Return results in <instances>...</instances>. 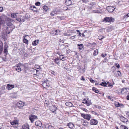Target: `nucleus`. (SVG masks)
<instances>
[{
  "label": "nucleus",
  "instance_id": "f257e3e1",
  "mask_svg": "<svg viewBox=\"0 0 129 129\" xmlns=\"http://www.w3.org/2000/svg\"><path fill=\"white\" fill-rule=\"evenodd\" d=\"M114 21V19L113 18L111 17H106L104 18L103 21H105L106 22H113Z\"/></svg>",
  "mask_w": 129,
  "mask_h": 129
},
{
  "label": "nucleus",
  "instance_id": "f03ea898",
  "mask_svg": "<svg viewBox=\"0 0 129 129\" xmlns=\"http://www.w3.org/2000/svg\"><path fill=\"white\" fill-rule=\"evenodd\" d=\"M24 103L21 101H19L16 104V106L19 109H22L24 106Z\"/></svg>",
  "mask_w": 129,
  "mask_h": 129
},
{
  "label": "nucleus",
  "instance_id": "7ed1b4c3",
  "mask_svg": "<svg viewBox=\"0 0 129 129\" xmlns=\"http://www.w3.org/2000/svg\"><path fill=\"white\" fill-rule=\"evenodd\" d=\"M29 119L31 122L32 123L34 122L35 119L37 118V116L34 115H30L29 116Z\"/></svg>",
  "mask_w": 129,
  "mask_h": 129
},
{
  "label": "nucleus",
  "instance_id": "20e7f679",
  "mask_svg": "<svg viewBox=\"0 0 129 129\" xmlns=\"http://www.w3.org/2000/svg\"><path fill=\"white\" fill-rule=\"evenodd\" d=\"M127 89H128L126 88L122 89L121 92L122 94L125 95L127 94L128 93Z\"/></svg>",
  "mask_w": 129,
  "mask_h": 129
},
{
  "label": "nucleus",
  "instance_id": "39448f33",
  "mask_svg": "<svg viewBox=\"0 0 129 129\" xmlns=\"http://www.w3.org/2000/svg\"><path fill=\"white\" fill-rule=\"evenodd\" d=\"M21 66H22V64L20 63H19L16 65L15 67L16 68L15 69L16 70L18 71V72H19L21 71L20 67Z\"/></svg>",
  "mask_w": 129,
  "mask_h": 129
},
{
  "label": "nucleus",
  "instance_id": "423d86ee",
  "mask_svg": "<svg viewBox=\"0 0 129 129\" xmlns=\"http://www.w3.org/2000/svg\"><path fill=\"white\" fill-rule=\"evenodd\" d=\"M98 121L94 119H92L90 120V124L91 125H95L98 123Z\"/></svg>",
  "mask_w": 129,
  "mask_h": 129
},
{
  "label": "nucleus",
  "instance_id": "0eeeda50",
  "mask_svg": "<svg viewBox=\"0 0 129 129\" xmlns=\"http://www.w3.org/2000/svg\"><path fill=\"white\" fill-rule=\"evenodd\" d=\"M107 9L109 12H112L115 9V8L113 7L108 6L107 8Z\"/></svg>",
  "mask_w": 129,
  "mask_h": 129
},
{
  "label": "nucleus",
  "instance_id": "6e6552de",
  "mask_svg": "<svg viewBox=\"0 0 129 129\" xmlns=\"http://www.w3.org/2000/svg\"><path fill=\"white\" fill-rule=\"evenodd\" d=\"M29 9L33 11L34 12H38V10H37L36 7L34 6H30L29 8Z\"/></svg>",
  "mask_w": 129,
  "mask_h": 129
},
{
  "label": "nucleus",
  "instance_id": "1a4fd4ad",
  "mask_svg": "<svg viewBox=\"0 0 129 129\" xmlns=\"http://www.w3.org/2000/svg\"><path fill=\"white\" fill-rule=\"evenodd\" d=\"M35 124L36 126H39L40 127H42V123L39 121H38L36 122H35Z\"/></svg>",
  "mask_w": 129,
  "mask_h": 129
},
{
  "label": "nucleus",
  "instance_id": "9d476101",
  "mask_svg": "<svg viewBox=\"0 0 129 129\" xmlns=\"http://www.w3.org/2000/svg\"><path fill=\"white\" fill-rule=\"evenodd\" d=\"M81 116L85 119H86L87 120H89V115L87 114H84L81 113Z\"/></svg>",
  "mask_w": 129,
  "mask_h": 129
},
{
  "label": "nucleus",
  "instance_id": "9b49d317",
  "mask_svg": "<svg viewBox=\"0 0 129 129\" xmlns=\"http://www.w3.org/2000/svg\"><path fill=\"white\" fill-rule=\"evenodd\" d=\"M14 87V86L13 85H10L9 84H8L6 87L7 89L8 90H10L13 88Z\"/></svg>",
  "mask_w": 129,
  "mask_h": 129
},
{
  "label": "nucleus",
  "instance_id": "f8f14e48",
  "mask_svg": "<svg viewBox=\"0 0 129 129\" xmlns=\"http://www.w3.org/2000/svg\"><path fill=\"white\" fill-rule=\"evenodd\" d=\"M67 126H68L70 128L72 129L74 126V124L72 122H70L67 124Z\"/></svg>",
  "mask_w": 129,
  "mask_h": 129
},
{
  "label": "nucleus",
  "instance_id": "ddd939ff",
  "mask_svg": "<svg viewBox=\"0 0 129 129\" xmlns=\"http://www.w3.org/2000/svg\"><path fill=\"white\" fill-rule=\"evenodd\" d=\"M50 110L53 112H54L56 110V107L55 105H52L50 107Z\"/></svg>",
  "mask_w": 129,
  "mask_h": 129
},
{
  "label": "nucleus",
  "instance_id": "4468645a",
  "mask_svg": "<svg viewBox=\"0 0 129 129\" xmlns=\"http://www.w3.org/2000/svg\"><path fill=\"white\" fill-rule=\"evenodd\" d=\"M22 129H29V126L27 124L23 125L22 127Z\"/></svg>",
  "mask_w": 129,
  "mask_h": 129
},
{
  "label": "nucleus",
  "instance_id": "2eb2a0df",
  "mask_svg": "<svg viewBox=\"0 0 129 129\" xmlns=\"http://www.w3.org/2000/svg\"><path fill=\"white\" fill-rule=\"evenodd\" d=\"M51 125H49L48 126H47V125H48V124L47 125H45V128H48V129H54V127L51 125Z\"/></svg>",
  "mask_w": 129,
  "mask_h": 129
},
{
  "label": "nucleus",
  "instance_id": "dca6fc26",
  "mask_svg": "<svg viewBox=\"0 0 129 129\" xmlns=\"http://www.w3.org/2000/svg\"><path fill=\"white\" fill-rule=\"evenodd\" d=\"M27 36V35H25V36H24L23 37V42L24 43H25L26 44H27L28 43V40L25 38Z\"/></svg>",
  "mask_w": 129,
  "mask_h": 129
},
{
  "label": "nucleus",
  "instance_id": "f3484780",
  "mask_svg": "<svg viewBox=\"0 0 129 129\" xmlns=\"http://www.w3.org/2000/svg\"><path fill=\"white\" fill-rule=\"evenodd\" d=\"M65 3V4L67 6H69L72 4V2L70 0H67Z\"/></svg>",
  "mask_w": 129,
  "mask_h": 129
},
{
  "label": "nucleus",
  "instance_id": "a211bd4d",
  "mask_svg": "<svg viewBox=\"0 0 129 129\" xmlns=\"http://www.w3.org/2000/svg\"><path fill=\"white\" fill-rule=\"evenodd\" d=\"M5 48L4 50V53L6 54V55H7V48L8 47V46H7L6 45L5 46Z\"/></svg>",
  "mask_w": 129,
  "mask_h": 129
},
{
  "label": "nucleus",
  "instance_id": "6ab92c4d",
  "mask_svg": "<svg viewBox=\"0 0 129 129\" xmlns=\"http://www.w3.org/2000/svg\"><path fill=\"white\" fill-rule=\"evenodd\" d=\"M39 41V40H35L33 42L32 44L34 46H36L38 44Z\"/></svg>",
  "mask_w": 129,
  "mask_h": 129
},
{
  "label": "nucleus",
  "instance_id": "aec40b11",
  "mask_svg": "<svg viewBox=\"0 0 129 129\" xmlns=\"http://www.w3.org/2000/svg\"><path fill=\"white\" fill-rule=\"evenodd\" d=\"M78 47L80 50H82L83 48V45L82 44H78Z\"/></svg>",
  "mask_w": 129,
  "mask_h": 129
},
{
  "label": "nucleus",
  "instance_id": "412c9836",
  "mask_svg": "<svg viewBox=\"0 0 129 129\" xmlns=\"http://www.w3.org/2000/svg\"><path fill=\"white\" fill-rule=\"evenodd\" d=\"M65 104L67 106L69 107H72L73 105L72 103L69 102H66L65 103Z\"/></svg>",
  "mask_w": 129,
  "mask_h": 129
},
{
  "label": "nucleus",
  "instance_id": "4be33fe9",
  "mask_svg": "<svg viewBox=\"0 0 129 129\" xmlns=\"http://www.w3.org/2000/svg\"><path fill=\"white\" fill-rule=\"evenodd\" d=\"M17 14L18 13H12L11 14V16L13 18H16L17 16L16 14Z\"/></svg>",
  "mask_w": 129,
  "mask_h": 129
},
{
  "label": "nucleus",
  "instance_id": "5701e85b",
  "mask_svg": "<svg viewBox=\"0 0 129 129\" xmlns=\"http://www.w3.org/2000/svg\"><path fill=\"white\" fill-rule=\"evenodd\" d=\"M10 123L11 124L13 125H15L18 124L17 121L15 120L11 122Z\"/></svg>",
  "mask_w": 129,
  "mask_h": 129
},
{
  "label": "nucleus",
  "instance_id": "b1692460",
  "mask_svg": "<svg viewBox=\"0 0 129 129\" xmlns=\"http://www.w3.org/2000/svg\"><path fill=\"white\" fill-rule=\"evenodd\" d=\"M113 73H114V74L115 73L116 74L117 73V74L118 76H121V74L120 72L119 71H118L116 73L115 72L113 71Z\"/></svg>",
  "mask_w": 129,
  "mask_h": 129
},
{
  "label": "nucleus",
  "instance_id": "393cba45",
  "mask_svg": "<svg viewBox=\"0 0 129 129\" xmlns=\"http://www.w3.org/2000/svg\"><path fill=\"white\" fill-rule=\"evenodd\" d=\"M83 125L85 126H87L88 124V122H87V121L85 120L83 122Z\"/></svg>",
  "mask_w": 129,
  "mask_h": 129
},
{
  "label": "nucleus",
  "instance_id": "a878e982",
  "mask_svg": "<svg viewBox=\"0 0 129 129\" xmlns=\"http://www.w3.org/2000/svg\"><path fill=\"white\" fill-rule=\"evenodd\" d=\"M98 50L96 49L94 51L93 54L94 55H96L98 54Z\"/></svg>",
  "mask_w": 129,
  "mask_h": 129
},
{
  "label": "nucleus",
  "instance_id": "bb28decb",
  "mask_svg": "<svg viewBox=\"0 0 129 129\" xmlns=\"http://www.w3.org/2000/svg\"><path fill=\"white\" fill-rule=\"evenodd\" d=\"M107 83L106 82H102L99 85H101L103 86H106L107 85Z\"/></svg>",
  "mask_w": 129,
  "mask_h": 129
},
{
  "label": "nucleus",
  "instance_id": "cd10ccee",
  "mask_svg": "<svg viewBox=\"0 0 129 129\" xmlns=\"http://www.w3.org/2000/svg\"><path fill=\"white\" fill-rule=\"evenodd\" d=\"M43 9L46 11H47L48 10V7L46 6H44L43 7Z\"/></svg>",
  "mask_w": 129,
  "mask_h": 129
},
{
  "label": "nucleus",
  "instance_id": "c85d7f7f",
  "mask_svg": "<svg viewBox=\"0 0 129 129\" xmlns=\"http://www.w3.org/2000/svg\"><path fill=\"white\" fill-rule=\"evenodd\" d=\"M59 60V59L58 58H56L55 59V62L56 63L58 64H59L60 63L58 61Z\"/></svg>",
  "mask_w": 129,
  "mask_h": 129
},
{
  "label": "nucleus",
  "instance_id": "c756f323",
  "mask_svg": "<svg viewBox=\"0 0 129 129\" xmlns=\"http://www.w3.org/2000/svg\"><path fill=\"white\" fill-rule=\"evenodd\" d=\"M121 129H128V128L125 126L123 125H121Z\"/></svg>",
  "mask_w": 129,
  "mask_h": 129
},
{
  "label": "nucleus",
  "instance_id": "7c9ffc66",
  "mask_svg": "<svg viewBox=\"0 0 129 129\" xmlns=\"http://www.w3.org/2000/svg\"><path fill=\"white\" fill-rule=\"evenodd\" d=\"M59 59L61 60L62 61H64V58L63 57V55H60L59 56Z\"/></svg>",
  "mask_w": 129,
  "mask_h": 129
},
{
  "label": "nucleus",
  "instance_id": "2f4dec72",
  "mask_svg": "<svg viewBox=\"0 0 129 129\" xmlns=\"http://www.w3.org/2000/svg\"><path fill=\"white\" fill-rule=\"evenodd\" d=\"M3 45L0 46V54L2 53V51H3Z\"/></svg>",
  "mask_w": 129,
  "mask_h": 129
},
{
  "label": "nucleus",
  "instance_id": "473e14b6",
  "mask_svg": "<svg viewBox=\"0 0 129 129\" xmlns=\"http://www.w3.org/2000/svg\"><path fill=\"white\" fill-rule=\"evenodd\" d=\"M121 120L122 121H125L127 119L123 117V116L120 118Z\"/></svg>",
  "mask_w": 129,
  "mask_h": 129
},
{
  "label": "nucleus",
  "instance_id": "72a5a7b5",
  "mask_svg": "<svg viewBox=\"0 0 129 129\" xmlns=\"http://www.w3.org/2000/svg\"><path fill=\"white\" fill-rule=\"evenodd\" d=\"M115 105L117 107H120L119 103L118 102H116L115 104Z\"/></svg>",
  "mask_w": 129,
  "mask_h": 129
},
{
  "label": "nucleus",
  "instance_id": "f704fd0d",
  "mask_svg": "<svg viewBox=\"0 0 129 129\" xmlns=\"http://www.w3.org/2000/svg\"><path fill=\"white\" fill-rule=\"evenodd\" d=\"M94 106L96 108H98L99 109H102L101 107L99 106L95 105Z\"/></svg>",
  "mask_w": 129,
  "mask_h": 129
},
{
  "label": "nucleus",
  "instance_id": "c9c22d12",
  "mask_svg": "<svg viewBox=\"0 0 129 129\" xmlns=\"http://www.w3.org/2000/svg\"><path fill=\"white\" fill-rule=\"evenodd\" d=\"M107 84L108 86L109 87H111V86H112V85L108 82H107Z\"/></svg>",
  "mask_w": 129,
  "mask_h": 129
},
{
  "label": "nucleus",
  "instance_id": "e433bc0d",
  "mask_svg": "<svg viewBox=\"0 0 129 129\" xmlns=\"http://www.w3.org/2000/svg\"><path fill=\"white\" fill-rule=\"evenodd\" d=\"M36 5L37 6H40V2H38L35 3Z\"/></svg>",
  "mask_w": 129,
  "mask_h": 129
},
{
  "label": "nucleus",
  "instance_id": "4c0bfd02",
  "mask_svg": "<svg viewBox=\"0 0 129 129\" xmlns=\"http://www.w3.org/2000/svg\"><path fill=\"white\" fill-rule=\"evenodd\" d=\"M90 5H91V6H89V7H90L91 9L92 8H93L94 7V5L93 4H90Z\"/></svg>",
  "mask_w": 129,
  "mask_h": 129
},
{
  "label": "nucleus",
  "instance_id": "58836bf2",
  "mask_svg": "<svg viewBox=\"0 0 129 129\" xmlns=\"http://www.w3.org/2000/svg\"><path fill=\"white\" fill-rule=\"evenodd\" d=\"M90 81L92 83H94L95 82V81L94 80L92 79L91 78H90Z\"/></svg>",
  "mask_w": 129,
  "mask_h": 129
},
{
  "label": "nucleus",
  "instance_id": "ea45409f",
  "mask_svg": "<svg viewBox=\"0 0 129 129\" xmlns=\"http://www.w3.org/2000/svg\"><path fill=\"white\" fill-rule=\"evenodd\" d=\"M16 20L19 22L21 21V19L19 18H16Z\"/></svg>",
  "mask_w": 129,
  "mask_h": 129
},
{
  "label": "nucleus",
  "instance_id": "a19ab883",
  "mask_svg": "<svg viewBox=\"0 0 129 129\" xmlns=\"http://www.w3.org/2000/svg\"><path fill=\"white\" fill-rule=\"evenodd\" d=\"M115 64L116 65V67L117 68H119L120 66L118 63H116Z\"/></svg>",
  "mask_w": 129,
  "mask_h": 129
},
{
  "label": "nucleus",
  "instance_id": "79ce46f5",
  "mask_svg": "<svg viewBox=\"0 0 129 129\" xmlns=\"http://www.w3.org/2000/svg\"><path fill=\"white\" fill-rule=\"evenodd\" d=\"M55 11H53L50 14L52 16H54L55 15V14L54 13V12H55Z\"/></svg>",
  "mask_w": 129,
  "mask_h": 129
},
{
  "label": "nucleus",
  "instance_id": "37998d69",
  "mask_svg": "<svg viewBox=\"0 0 129 129\" xmlns=\"http://www.w3.org/2000/svg\"><path fill=\"white\" fill-rule=\"evenodd\" d=\"M107 55L106 54H105V55H104L103 54H101V56L103 57H104L105 56H106Z\"/></svg>",
  "mask_w": 129,
  "mask_h": 129
},
{
  "label": "nucleus",
  "instance_id": "c03bdc74",
  "mask_svg": "<svg viewBox=\"0 0 129 129\" xmlns=\"http://www.w3.org/2000/svg\"><path fill=\"white\" fill-rule=\"evenodd\" d=\"M35 67L37 69H39L40 68V66L36 65H35Z\"/></svg>",
  "mask_w": 129,
  "mask_h": 129
},
{
  "label": "nucleus",
  "instance_id": "a18cd8bd",
  "mask_svg": "<svg viewBox=\"0 0 129 129\" xmlns=\"http://www.w3.org/2000/svg\"><path fill=\"white\" fill-rule=\"evenodd\" d=\"M99 91L97 90V89H96V90H95V92L97 93H99Z\"/></svg>",
  "mask_w": 129,
  "mask_h": 129
},
{
  "label": "nucleus",
  "instance_id": "49530a36",
  "mask_svg": "<svg viewBox=\"0 0 129 129\" xmlns=\"http://www.w3.org/2000/svg\"><path fill=\"white\" fill-rule=\"evenodd\" d=\"M96 88L94 87H93L92 88V90L93 91L95 92V90H96Z\"/></svg>",
  "mask_w": 129,
  "mask_h": 129
},
{
  "label": "nucleus",
  "instance_id": "de8ad7c7",
  "mask_svg": "<svg viewBox=\"0 0 129 129\" xmlns=\"http://www.w3.org/2000/svg\"><path fill=\"white\" fill-rule=\"evenodd\" d=\"M3 7H0V12H2L3 11Z\"/></svg>",
  "mask_w": 129,
  "mask_h": 129
},
{
  "label": "nucleus",
  "instance_id": "09e8293b",
  "mask_svg": "<svg viewBox=\"0 0 129 129\" xmlns=\"http://www.w3.org/2000/svg\"><path fill=\"white\" fill-rule=\"evenodd\" d=\"M76 36L75 35L74 36H71V37L70 38H71V39H74L75 38Z\"/></svg>",
  "mask_w": 129,
  "mask_h": 129
},
{
  "label": "nucleus",
  "instance_id": "8fccbe9b",
  "mask_svg": "<svg viewBox=\"0 0 129 129\" xmlns=\"http://www.w3.org/2000/svg\"><path fill=\"white\" fill-rule=\"evenodd\" d=\"M122 116L121 115H118V118H121Z\"/></svg>",
  "mask_w": 129,
  "mask_h": 129
},
{
  "label": "nucleus",
  "instance_id": "3c124183",
  "mask_svg": "<svg viewBox=\"0 0 129 129\" xmlns=\"http://www.w3.org/2000/svg\"><path fill=\"white\" fill-rule=\"evenodd\" d=\"M83 103H84L85 104V103H87V102L86 101V100H84L83 101Z\"/></svg>",
  "mask_w": 129,
  "mask_h": 129
},
{
  "label": "nucleus",
  "instance_id": "603ef678",
  "mask_svg": "<svg viewBox=\"0 0 129 129\" xmlns=\"http://www.w3.org/2000/svg\"><path fill=\"white\" fill-rule=\"evenodd\" d=\"M51 73L52 74H53L54 75H55V72L54 71H52L51 72Z\"/></svg>",
  "mask_w": 129,
  "mask_h": 129
},
{
  "label": "nucleus",
  "instance_id": "864d4df0",
  "mask_svg": "<svg viewBox=\"0 0 129 129\" xmlns=\"http://www.w3.org/2000/svg\"><path fill=\"white\" fill-rule=\"evenodd\" d=\"M81 80H85L84 78L83 77V76L81 78Z\"/></svg>",
  "mask_w": 129,
  "mask_h": 129
},
{
  "label": "nucleus",
  "instance_id": "5fc2aeb1",
  "mask_svg": "<svg viewBox=\"0 0 129 129\" xmlns=\"http://www.w3.org/2000/svg\"><path fill=\"white\" fill-rule=\"evenodd\" d=\"M126 17H129V13L126 15Z\"/></svg>",
  "mask_w": 129,
  "mask_h": 129
},
{
  "label": "nucleus",
  "instance_id": "6e6d98bb",
  "mask_svg": "<svg viewBox=\"0 0 129 129\" xmlns=\"http://www.w3.org/2000/svg\"><path fill=\"white\" fill-rule=\"evenodd\" d=\"M126 98L127 100H129V95L127 96Z\"/></svg>",
  "mask_w": 129,
  "mask_h": 129
},
{
  "label": "nucleus",
  "instance_id": "4d7b16f0",
  "mask_svg": "<svg viewBox=\"0 0 129 129\" xmlns=\"http://www.w3.org/2000/svg\"><path fill=\"white\" fill-rule=\"evenodd\" d=\"M3 60L5 61H6V58H3Z\"/></svg>",
  "mask_w": 129,
  "mask_h": 129
},
{
  "label": "nucleus",
  "instance_id": "13d9d810",
  "mask_svg": "<svg viewBox=\"0 0 129 129\" xmlns=\"http://www.w3.org/2000/svg\"><path fill=\"white\" fill-rule=\"evenodd\" d=\"M54 31L56 32V33L55 34H55H56V33L57 32H58V30H54Z\"/></svg>",
  "mask_w": 129,
  "mask_h": 129
},
{
  "label": "nucleus",
  "instance_id": "bf43d9fd",
  "mask_svg": "<svg viewBox=\"0 0 129 129\" xmlns=\"http://www.w3.org/2000/svg\"><path fill=\"white\" fill-rule=\"evenodd\" d=\"M59 42H62L63 43V40H61V39H60L59 40Z\"/></svg>",
  "mask_w": 129,
  "mask_h": 129
},
{
  "label": "nucleus",
  "instance_id": "052dcab7",
  "mask_svg": "<svg viewBox=\"0 0 129 129\" xmlns=\"http://www.w3.org/2000/svg\"><path fill=\"white\" fill-rule=\"evenodd\" d=\"M127 115L128 116V117H129V112H128L127 113Z\"/></svg>",
  "mask_w": 129,
  "mask_h": 129
},
{
  "label": "nucleus",
  "instance_id": "680f3d73",
  "mask_svg": "<svg viewBox=\"0 0 129 129\" xmlns=\"http://www.w3.org/2000/svg\"><path fill=\"white\" fill-rule=\"evenodd\" d=\"M126 15H124L123 16V18H125L126 17Z\"/></svg>",
  "mask_w": 129,
  "mask_h": 129
},
{
  "label": "nucleus",
  "instance_id": "e2e57ef3",
  "mask_svg": "<svg viewBox=\"0 0 129 129\" xmlns=\"http://www.w3.org/2000/svg\"><path fill=\"white\" fill-rule=\"evenodd\" d=\"M93 112L94 113V114L96 115H97L98 113H96L95 112Z\"/></svg>",
  "mask_w": 129,
  "mask_h": 129
},
{
  "label": "nucleus",
  "instance_id": "0e129e2a",
  "mask_svg": "<svg viewBox=\"0 0 129 129\" xmlns=\"http://www.w3.org/2000/svg\"><path fill=\"white\" fill-rule=\"evenodd\" d=\"M79 36H80L81 35V33L80 32L79 33Z\"/></svg>",
  "mask_w": 129,
  "mask_h": 129
},
{
  "label": "nucleus",
  "instance_id": "69168bd1",
  "mask_svg": "<svg viewBox=\"0 0 129 129\" xmlns=\"http://www.w3.org/2000/svg\"><path fill=\"white\" fill-rule=\"evenodd\" d=\"M108 99H111V97L110 96H109L108 97Z\"/></svg>",
  "mask_w": 129,
  "mask_h": 129
},
{
  "label": "nucleus",
  "instance_id": "338daca9",
  "mask_svg": "<svg viewBox=\"0 0 129 129\" xmlns=\"http://www.w3.org/2000/svg\"><path fill=\"white\" fill-rule=\"evenodd\" d=\"M92 103H91L90 102V101H89V105H90V104H91Z\"/></svg>",
  "mask_w": 129,
  "mask_h": 129
},
{
  "label": "nucleus",
  "instance_id": "774afa93",
  "mask_svg": "<svg viewBox=\"0 0 129 129\" xmlns=\"http://www.w3.org/2000/svg\"><path fill=\"white\" fill-rule=\"evenodd\" d=\"M120 107L122 105V104H119Z\"/></svg>",
  "mask_w": 129,
  "mask_h": 129
}]
</instances>
